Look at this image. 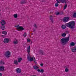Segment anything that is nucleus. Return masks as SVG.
<instances>
[{"label":"nucleus","mask_w":76,"mask_h":76,"mask_svg":"<svg viewBox=\"0 0 76 76\" xmlns=\"http://www.w3.org/2000/svg\"><path fill=\"white\" fill-rule=\"evenodd\" d=\"M2 37H3V35H2Z\"/></svg>","instance_id":"nucleus-41"},{"label":"nucleus","mask_w":76,"mask_h":76,"mask_svg":"<svg viewBox=\"0 0 76 76\" xmlns=\"http://www.w3.org/2000/svg\"><path fill=\"white\" fill-rule=\"evenodd\" d=\"M67 4H66L64 7V10H65L66 8H67Z\"/></svg>","instance_id":"nucleus-30"},{"label":"nucleus","mask_w":76,"mask_h":76,"mask_svg":"<svg viewBox=\"0 0 76 76\" xmlns=\"http://www.w3.org/2000/svg\"><path fill=\"white\" fill-rule=\"evenodd\" d=\"M5 63L4 61H1L0 62V64H4Z\"/></svg>","instance_id":"nucleus-24"},{"label":"nucleus","mask_w":76,"mask_h":76,"mask_svg":"<svg viewBox=\"0 0 76 76\" xmlns=\"http://www.w3.org/2000/svg\"><path fill=\"white\" fill-rule=\"evenodd\" d=\"M30 48H31L30 46L27 48V52L28 53V54H29V52H30V51H31V49Z\"/></svg>","instance_id":"nucleus-15"},{"label":"nucleus","mask_w":76,"mask_h":76,"mask_svg":"<svg viewBox=\"0 0 76 76\" xmlns=\"http://www.w3.org/2000/svg\"><path fill=\"white\" fill-rule=\"evenodd\" d=\"M16 72L17 73H21V69L20 68H17L16 69Z\"/></svg>","instance_id":"nucleus-9"},{"label":"nucleus","mask_w":76,"mask_h":76,"mask_svg":"<svg viewBox=\"0 0 76 76\" xmlns=\"http://www.w3.org/2000/svg\"><path fill=\"white\" fill-rule=\"evenodd\" d=\"M2 34L4 35H6V34H7V32H6V31H3L2 32Z\"/></svg>","instance_id":"nucleus-27"},{"label":"nucleus","mask_w":76,"mask_h":76,"mask_svg":"<svg viewBox=\"0 0 76 76\" xmlns=\"http://www.w3.org/2000/svg\"><path fill=\"white\" fill-rule=\"evenodd\" d=\"M75 45V43H74V42H72L69 45L70 47H71V46H74Z\"/></svg>","instance_id":"nucleus-20"},{"label":"nucleus","mask_w":76,"mask_h":76,"mask_svg":"<svg viewBox=\"0 0 76 76\" xmlns=\"http://www.w3.org/2000/svg\"><path fill=\"white\" fill-rule=\"evenodd\" d=\"M27 59L28 60H29L30 61H32L34 60V58L33 57H31L30 56H29L28 55Z\"/></svg>","instance_id":"nucleus-5"},{"label":"nucleus","mask_w":76,"mask_h":76,"mask_svg":"<svg viewBox=\"0 0 76 76\" xmlns=\"http://www.w3.org/2000/svg\"><path fill=\"white\" fill-rule=\"evenodd\" d=\"M34 26L36 29L37 28V24H35L34 25Z\"/></svg>","instance_id":"nucleus-32"},{"label":"nucleus","mask_w":76,"mask_h":76,"mask_svg":"<svg viewBox=\"0 0 76 76\" xmlns=\"http://www.w3.org/2000/svg\"><path fill=\"white\" fill-rule=\"evenodd\" d=\"M69 38L70 37H67L66 38H62L61 39V43L62 45H64L66 42H67L69 41Z\"/></svg>","instance_id":"nucleus-2"},{"label":"nucleus","mask_w":76,"mask_h":76,"mask_svg":"<svg viewBox=\"0 0 76 76\" xmlns=\"http://www.w3.org/2000/svg\"><path fill=\"white\" fill-rule=\"evenodd\" d=\"M4 67L3 66H0V71H4Z\"/></svg>","instance_id":"nucleus-10"},{"label":"nucleus","mask_w":76,"mask_h":76,"mask_svg":"<svg viewBox=\"0 0 76 76\" xmlns=\"http://www.w3.org/2000/svg\"><path fill=\"white\" fill-rule=\"evenodd\" d=\"M34 62H35V57H34Z\"/></svg>","instance_id":"nucleus-38"},{"label":"nucleus","mask_w":76,"mask_h":76,"mask_svg":"<svg viewBox=\"0 0 76 76\" xmlns=\"http://www.w3.org/2000/svg\"><path fill=\"white\" fill-rule=\"evenodd\" d=\"M9 42V39L8 38H5L4 39V42L5 44Z\"/></svg>","instance_id":"nucleus-6"},{"label":"nucleus","mask_w":76,"mask_h":76,"mask_svg":"<svg viewBox=\"0 0 76 76\" xmlns=\"http://www.w3.org/2000/svg\"><path fill=\"white\" fill-rule=\"evenodd\" d=\"M36 30L35 29H33V32H35Z\"/></svg>","instance_id":"nucleus-39"},{"label":"nucleus","mask_w":76,"mask_h":76,"mask_svg":"<svg viewBox=\"0 0 76 76\" xmlns=\"http://www.w3.org/2000/svg\"><path fill=\"white\" fill-rule=\"evenodd\" d=\"M66 34H65V33H63V34H62V37H66Z\"/></svg>","instance_id":"nucleus-29"},{"label":"nucleus","mask_w":76,"mask_h":76,"mask_svg":"<svg viewBox=\"0 0 76 76\" xmlns=\"http://www.w3.org/2000/svg\"><path fill=\"white\" fill-rule=\"evenodd\" d=\"M40 66H41L42 67H43V66H44V64H43L42 63L40 64Z\"/></svg>","instance_id":"nucleus-36"},{"label":"nucleus","mask_w":76,"mask_h":76,"mask_svg":"<svg viewBox=\"0 0 76 76\" xmlns=\"http://www.w3.org/2000/svg\"><path fill=\"white\" fill-rule=\"evenodd\" d=\"M2 76V74L1 73H0V76Z\"/></svg>","instance_id":"nucleus-40"},{"label":"nucleus","mask_w":76,"mask_h":76,"mask_svg":"<svg viewBox=\"0 0 76 76\" xmlns=\"http://www.w3.org/2000/svg\"><path fill=\"white\" fill-rule=\"evenodd\" d=\"M1 25V28L2 29V31H3V30H4V29H4L5 28V26L3 24Z\"/></svg>","instance_id":"nucleus-16"},{"label":"nucleus","mask_w":76,"mask_h":76,"mask_svg":"<svg viewBox=\"0 0 76 76\" xmlns=\"http://www.w3.org/2000/svg\"><path fill=\"white\" fill-rule=\"evenodd\" d=\"M11 53L9 50L6 51L5 53L4 54V56L7 57V58H9L10 56Z\"/></svg>","instance_id":"nucleus-3"},{"label":"nucleus","mask_w":76,"mask_h":76,"mask_svg":"<svg viewBox=\"0 0 76 76\" xmlns=\"http://www.w3.org/2000/svg\"><path fill=\"white\" fill-rule=\"evenodd\" d=\"M72 52H76V50L75 48H74V49H72Z\"/></svg>","instance_id":"nucleus-31"},{"label":"nucleus","mask_w":76,"mask_h":76,"mask_svg":"<svg viewBox=\"0 0 76 76\" xmlns=\"http://www.w3.org/2000/svg\"><path fill=\"white\" fill-rule=\"evenodd\" d=\"M60 1H61V3H64L66 1V0H59ZM56 1H57V3H60V1H58V0H56ZM67 1H69V0H67Z\"/></svg>","instance_id":"nucleus-7"},{"label":"nucleus","mask_w":76,"mask_h":76,"mask_svg":"<svg viewBox=\"0 0 76 76\" xmlns=\"http://www.w3.org/2000/svg\"><path fill=\"white\" fill-rule=\"evenodd\" d=\"M65 71L66 72H69V69L67 68H66L65 69Z\"/></svg>","instance_id":"nucleus-33"},{"label":"nucleus","mask_w":76,"mask_h":76,"mask_svg":"<svg viewBox=\"0 0 76 76\" xmlns=\"http://www.w3.org/2000/svg\"><path fill=\"white\" fill-rule=\"evenodd\" d=\"M55 5L56 7H58V3L55 4Z\"/></svg>","instance_id":"nucleus-34"},{"label":"nucleus","mask_w":76,"mask_h":76,"mask_svg":"<svg viewBox=\"0 0 76 76\" xmlns=\"http://www.w3.org/2000/svg\"><path fill=\"white\" fill-rule=\"evenodd\" d=\"M39 53H40V54H42V55H44V54H45L44 52L42 50H40Z\"/></svg>","instance_id":"nucleus-19"},{"label":"nucleus","mask_w":76,"mask_h":76,"mask_svg":"<svg viewBox=\"0 0 76 76\" xmlns=\"http://www.w3.org/2000/svg\"><path fill=\"white\" fill-rule=\"evenodd\" d=\"M19 25H17V26H16V27H17V29H18V27H19Z\"/></svg>","instance_id":"nucleus-37"},{"label":"nucleus","mask_w":76,"mask_h":76,"mask_svg":"<svg viewBox=\"0 0 76 76\" xmlns=\"http://www.w3.org/2000/svg\"><path fill=\"white\" fill-rule=\"evenodd\" d=\"M69 20V17H65L63 19V21L65 23L67 22Z\"/></svg>","instance_id":"nucleus-4"},{"label":"nucleus","mask_w":76,"mask_h":76,"mask_svg":"<svg viewBox=\"0 0 76 76\" xmlns=\"http://www.w3.org/2000/svg\"><path fill=\"white\" fill-rule=\"evenodd\" d=\"M27 42H31V40L29 39H27Z\"/></svg>","instance_id":"nucleus-35"},{"label":"nucleus","mask_w":76,"mask_h":76,"mask_svg":"<svg viewBox=\"0 0 76 76\" xmlns=\"http://www.w3.org/2000/svg\"><path fill=\"white\" fill-rule=\"evenodd\" d=\"M1 25H5L6 24V21L4 20H1Z\"/></svg>","instance_id":"nucleus-13"},{"label":"nucleus","mask_w":76,"mask_h":76,"mask_svg":"<svg viewBox=\"0 0 76 76\" xmlns=\"http://www.w3.org/2000/svg\"><path fill=\"white\" fill-rule=\"evenodd\" d=\"M20 3L22 4H26L27 3V1L26 0H23L20 2Z\"/></svg>","instance_id":"nucleus-8"},{"label":"nucleus","mask_w":76,"mask_h":76,"mask_svg":"<svg viewBox=\"0 0 76 76\" xmlns=\"http://www.w3.org/2000/svg\"><path fill=\"white\" fill-rule=\"evenodd\" d=\"M26 35H27V34H26V33H24L23 34V36L24 37H26Z\"/></svg>","instance_id":"nucleus-28"},{"label":"nucleus","mask_w":76,"mask_h":76,"mask_svg":"<svg viewBox=\"0 0 76 76\" xmlns=\"http://www.w3.org/2000/svg\"><path fill=\"white\" fill-rule=\"evenodd\" d=\"M75 23L74 21H71L67 23H66L65 25L63 24L61 26V27L62 29H64L66 28V27L69 28L71 29H73L74 28H75Z\"/></svg>","instance_id":"nucleus-1"},{"label":"nucleus","mask_w":76,"mask_h":76,"mask_svg":"<svg viewBox=\"0 0 76 76\" xmlns=\"http://www.w3.org/2000/svg\"><path fill=\"white\" fill-rule=\"evenodd\" d=\"M33 68L35 70H37L38 68V67L37 66V65H35L33 66Z\"/></svg>","instance_id":"nucleus-23"},{"label":"nucleus","mask_w":76,"mask_h":76,"mask_svg":"<svg viewBox=\"0 0 76 76\" xmlns=\"http://www.w3.org/2000/svg\"><path fill=\"white\" fill-rule=\"evenodd\" d=\"M14 64H15L16 65H18L19 64L18 63V61L17 60H14Z\"/></svg>","instance_id":"nucleus-17"},{"label":"nucleus","mask_w":76,"mask_h":76,"mask_svg":"<svg viewBox=\"0 0 76 76\" xmlns=\"http://www.w3.org/2000/svg\"><path fill=\"white\" fill-rule=\"evenodd\" d=\"M63 14V13H62V14H60V12H57V13L56 14V15H61Z\"/></svg>","instance_id":"nucleus-25"},{"label":"nucleus","mask_w":76,"mask_h":76,"mask_svg":"<svg viewBox=\"0 0 76 76\" xmlns=\"http://www.w3.org/2000/svg\"><path fill=\"white\" fill-rule=\"evenodd\" d=\"M73 17L74 18H76V12H75L73 14Z\"/></svg>","instance_id":"nucleus-22"},{"label":"nucleus","mask_w":76,"mask_h":76,"mask_svg":"<svg viewBox=\"0 0 76 76\" xmlns=\"http://www.w3.org/2000/svg\"><path fill=\"white\" fill-rule=\"evenodd\" d=\"M37 72H39V73H40L41 72H44V70L43 69H37Z\"/></svg>","instance_id":"nucleus-12"},{"label":"nucleus","mask_w":76,"mask_h":76,"mask_svg":"<svg viewBox=\"0 0 76 76\" xmlns=\"http://www.w3.org/2000/svg\"><path fill=\"white\" fill-rule=\"evenodd\" d=\"M13 43L14 44H17L18 43V40L15 39L13 42Z\"/></svg>","instance_id":"nucleus-18"},{"label":"nucleus","mask_w":76,"mask_h":76,"mask_svg":"<svg viewBox=\"0 0 76 76\" xmlns=\"http://www.w3.org/2000/svg\"><path fill=\"white\" fill-rule=\"evenodd\" d=\"M18 29H20V30H21V31H23V30H24L25 28H23L22 26H20L19 27H18Z\"/></svg>","instance_id":"nucleus-14"},{"label":"nucleus","mask_w":76,"mask_h":76,"mask_svg":"<svg viewBox=\"0 0 76 76\" xmlns=\"http://www.w3.org/2000/svg\"><path fill=\"white\" fill-rule=\"evenodd\" d=\"M0 11H1V10H0Z\"/></svg>","instance_id":"nucleus-42"},{"label":"nucleus","mask_w":76,"mask_h":76,"mask_svg":"<svg viewBox=\"0 0 76 76\" xmlns=\"http://www.w3.org/2000/svg\"><path fill=\"white\" fill-rule=\"evenodd\" d=\"M50 20L52 23H53L54 20H53V16L52 15H50Z\"/></svg>","instance_id":"nucleus-11"},{"label":"nucleus","mask_w":76,"mask_h":76,"mask_svg":"<svg viewBox=\"0 0 76 76\" xmlns=\"http://www.w3.org/2000/svg\"><path fill=\"white\" fill-rule=\"evenodd\" d=\"M13 17L15 18H18V15H17V14H14Z\"/></svg>","instance_id":"nucleus-26"},{"label":"nucleus","mask_w":76,"mask_h":76,"mask_svg":"<svg viewBox=\"0 0 76 76\" xmlns=\"http://www.w3.org/2000/svg\"><path fill=\"white\" fill-rule=\"evenodd\" d=\"M22 60V58H18V63H20Z\"/></svg>","instance_id":"nucleus-21"}]
</instances>
